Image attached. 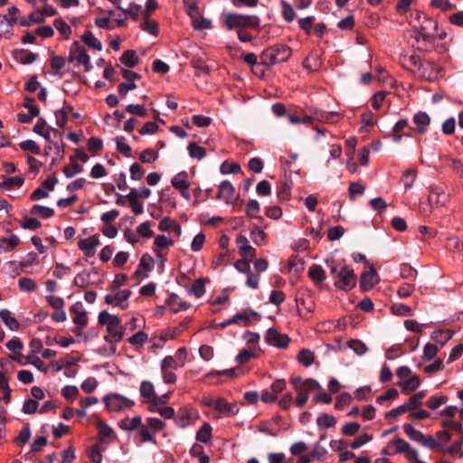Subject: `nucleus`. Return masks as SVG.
I'll return each mask as SVG.
<instances>
[{"label": "nucleus", "mask_w": 463, "mask_h": 463, "mask_svg": "<svg viewBox=\"0 0 463 463\" xmlns=\"http://www.w3.org/2000/svg\"><path fill=\"white\" fill-rule=\"evenodd\" d=\"M187 150L191 157L198 160L203 159L206 156L205 148L197 145L195 142H190Z\"/></svg>", "instance_id": "obj_45"}, {"label": "nucleus", "mask_w": 463, "mask_h": 463, "mask_svg": "<svg viewBox=\"0 0 463 463\" xmlns=\"http://www.w3.org/2000/svg\"><path fill=\"white\" fill-rule=\"evenodd\" d=\"M125 137L122 136L116 137L115 142L117 145V150L127 157L131 156V147L125 142Z\"/></svg>", "instance_id": "obj_53"}, {"label": "nucleus", "mask_w": 463, "mask_h": 463, "mask_svg": "<svg viewBox=\"0 0 463 463\" xmlns=\"http://www.w3.org/2000/svg\"><path fill=\"white\" fill-rule=\"evenodd\" d=\"M200 415L197 410L192 407H182L178 409L175 417V422L179 428H186L199 420Z\"/></svg>", "instance_id": "obj_12"}, {"label": "nucleus", "mask_w": 463, "mask_h": 463, "mask_svg": "<svg viewBox=\"0 0 463 463\" xmlns=\"http://www.w3.org/2000/svg\"><path fill=\"white\" fill-rule=\"evenodd\" d=\"M451 337L449 331L437 330L433 331L430 335V338L433 341L445 345Z\"/></svg>", "instance_id": "obj_63"}, {"label": "nucleus", "mask_w": 463, "mask_h": 463, "mask_svg": "<svg viewBox=\"0 0 463 463\" xmlns=\"http://www.w3.org/2000/svg\"><path fill=\"white\" fill-rule=\"evenodd\" d=\"M365 264L368 269L361 274L360 287L364 291H368L379 282V277L373 266H370L367 261H365Z\"/></svg>", "instance_id": "obj_16"}, {"label": "nucleus", "mask_w": 463, "mask_h": 463, "mask_svg": "<svg viewBox=\"0 0 463 463\" xmlns=\"http://www.w3.org/2000/svg\"><path fill=\"white\" fill-rule=\"evenodd\" d=\"M417 173L413 169H407L402 173L401 181L403 183L405 190L411 189L416 179Z\"/></svg>", "instance_id": "obj_49"}, {"label": "nucleus", "mask_w": 463, "mask_h": 463, "mask_svg": "<svg viewBox=\"0 0 463 463\" xmlns=\"http://www.w3.org/2000/svg\"><path fill=\"white\" fill-rule=\"evenodd\" d=\"M71 311L74 313L73 323L80 328H84L88 325V317L80 303H75L71 306Z\"/></svg>", "instance_id": "obj_24"}, {"label": "nucleus", "mask_w": 463, "mask_h": 463, "mask_svg": "<svg viewBox=\"0 0 463 463\" xmlns=\"http://www.w3.org/2000/svg\"><path fill=\"white\" fill-rule=\"evenodd\" d=\"M397 384L402 387L403 391L413 392L420 386V381L416 374H411L408 379L399 382Z\"/></svg>", "instance_id": "obj_37"}, {"label": "nucleus", "mask_w": 463, "mask_h": 463, "mask_svg": "<svg viewBox=\"0 0 463 463\" xmlns=\"http://www.w3.org/2000/svg\"><path fill=\"white\" fill-rule=\"evenodd\" d=\"M55 14V8L48 5L43 8L41 11L37 13L31 14V22L33 23H41L43 21L45 16H52Z\"/></svg>", "instance_id": "obj_40"}, {"label": "nucleus", "mask_w": 463, "mask_h": 463, "mask_svg": "<svg viewBox=\"0 0 463 463\" xmlns=\"http://www.w3.org/2000/svg\"><path fill=\"white\" fill-rule=\"evenodd\" d=\"M462 446L463 443L460 438L458 440L454 441L449 448H444L441 452L461 458H463Z\"/></svg>", "instance_id": "obj_42"}, {"label": "nucleus", "mask_w": 463, "mask_h": 463, "mask_svg": "<svg viewBox=\"0 0 463 463\" xmlns=\"http://www.w3.org/2000/svg\"><path fill=\"white\" fill-rule=\"evenodd\" d=\"M97 429L99 430V437L101 442H106L107 440H114L117 439V435L109 424L103 421H99L97 424Z\"/></svg>", "instance_id": "obj_30"}, {"label": "nucleus", "mask_w": 463, "mask_h": 463, "mask_svg": "<svg viewBox=\"0 0 463 463\" xmlns=\"http://www.w3.org/2000/svg\"><path fill=\"white\" fill-rule=\"evenodd\" d=\"M293 388L298 392L296 397V405L303 407L307 400L309 392L320 388L319 383L313 379L302 380L301 378H293L291 380Z\"/></svg>", "instance_id": "obj_7"}, {"label": "nucleus", "mask_w": 463, "mask_h": 463, "mask_svg": "<svg viewBox=\"0 0 463 463\" xmlns=\"http://www.w3.org/2000/svg\"><path fill=\"white\" fill-rule=\"evenodd\" d=\"M315 359L314 353L309 349H302L298 354V361L306 367L310 366Z\"/></svg>", "instance_id": "obj_48"}, {"label": "nucleus", "mask_w": 463, "mask_h": 463, "mask_svg": "<svg viewBox=\"0 0 463 463\" xmlns=\"http://www.w3.org/2000/svg\"><path fill=\"white\" fill-rule=\"evenodd\" d=\"M158 158V153L150 148H146L139 155V159L143 163H153Z\"/></svg>", "instance_id": "obj_64"}, {"label": "nucleus", "mask_w": 463, "mask_h": 463, "mask_svg": "<svg viewBox=\"0 0 463 463\" xmlns=\"http://www.w3.org/2000/svg\"><path fill=\"white\" fill-rule=\"evenodd\" d=\"M68 61L75 63L78 67H83L85 71H89L92 68L90 58L87 53L86 48L80 41H74L71 43Z\"/></svg>", "instance_id": "obj_8"}, {"label": "nucleus", "mask_w": 463, "mask_h": 463, "mask_svg": "<svg viewBox=\"0 0 463 463\" xmlns=\"http://www.w3.org/2000/svg\"><path fill=\"white\" fill-rule=\"evenodd\" d=\"M260 319V316L254 310L242 309L233 315V321L236 325L249 326L253 320Z\"/></svg>", "instance_id": "obj_20"}, {"label": "nucleus", "mask_w": 463, "mask_h": 463, "mask_svg": "<svg viewBox=\"0 0 463 463\" xmlns=\"http://www.w3.org/2000/svg\"><path fill=\"white\" fill-rule=\"evenodd\" d=\"M402 429H403L404 433L407 435V437L410 439H411L420 445L422 444L425 435L421 431L416 430L410 423L403 424Z\"/></svg>", "instance_id": "obj_34"}, {"label": "nucleus", "mask_w": 463, "mask_h": 463, "mask_svg": "<svg viewBox=\"0 0 463 463\" xmlns=\"http://www.w3.org/2000/svg\"><path fill=\"white\" fill-rule=\"evenodd\" d=\"M124 14H128L133 20H137L142 14V6L137 4H130L127 9L118 6Z\"/></svg>", "instance_id": "obj_58"}, {"label": "nucleus", "mask_w": 463, "mask_h": 463, "mask_svg": "<svg viewBox=\"0 0 463 463\" xmlns=\"http://www.w3.org/2000/svg\"><path fill=\"white\" fill-rule=\"evenodd\" d=\"M115 291V294H108L105 296V303L119 307L121 309H126L128 306L131 291L129 289H118Z\"/></svg>", "instance_id": "obj_15"}, {"label": "nucleus", "mask_w": 463, "mask_h": 463, "mask_svg": "<svg viewBox=\"0 0 463 463\" xmlns=\"http://www.w3.org/2000/svg\"><path fill=\"white\" fill-rule=\"evenodd\" d=\"M173 187L177 190L182 197L189 200L191 195L189 193L190 183L188 181V174L186 171H181L176 174L171 180Z\"/></svg>", "instance_id": "obj_14"}, {"label": "nucleus", "mask_w": 463, "mask_h": 463, "mask_svg": "<svg viewBox=\"0 0 463 463\" xmlns=\"http://www.w3.org/2000/svg\"><path fill=\"white\" fill-rule=\"evenodd\" d=\"M291 56V50L285 44H275L265 49L260 55V64L270 67L284 62Z\"/></svg>", "instance_id": "obj_3"}, {"label": "nucleus", "mask_w": 463, "mask_h": 463, "mask_svg": "<svg viewBox=\"0 0 463 463\" xmlns=\"http://www.w3.org/2000/svg\"><path fill=\"white\" fill-rule=\"evenodd\" d=\"M58 183V179L56 176L52 175L45 179L40 185V187L36 188L33 194H31L32 200H41L46 198L51 191H52L55 185Z\"/></svg>", "instance_id": "obj_17"}, {"label": "nucleus", "mask_w": 463, "mask_h": 463, "mask_svg": "<svg viewBox=\"0 0 463 463\" xmlns=\"http://www.w3.org/2000/svg\"><path fill=\"white\" fill-rule=\"evenodd\" d=\"M165 422L161 419L149 417L145 422H141L137 431V436L141 442H152L156 445V434L164 430Z\"/></svg>", "instance_id": "obj_5"}, {"label": "nucleus", "mask_w": 463, "mask_h": 463, "mask_svg": "<svg viewBox=\"0 0 463 463\" xmlns=\"http://www.w3.org/2000/svg\"><path fill=\"white\" fill-rule=\"evenodd\" d=\"M139 392L145 402L152 400L153 395L156 393L154 384L150 381L141 382Z\"/></svg>", "instance_id": "obj_38"}, {"label": "nucleus", "mask_w": 463, "mask_h": 463, "mask_svg": "<svg viewBox=\"0 0 463 463\" xmlns=\"http://www.w3.org/2000/svg\"><path fill=\"white\" fill-rule=\"evenodd\" d=\"M260 211V206L257 200L250 199L248 201V203L246 204V209H245L247 217H249L250 219H259V220L262 221V217L259 216Z\"/></svg>", "instance_id": "obj_35"}, {"label": "nucleus", "mask_w": 463, "mask_h": 463, "mask_svg": "<svg viewBox=\"0 0 463 463\" xmlns=\"http://www.w3.org/2000/svg\"><path fill=\"white\" fill-rule=\"evenodd\" d=\"M330 265V274L335 279V287L344 290H351L356 284V277L354 269L347 265L338 263L335 264L334 260H326Z\"/></svg>", "instance_id": "obj_2"}, {"label": "nucleus", "mask_w": 463, "mask_h": 463, "mask_svg": "<svg viewBox=\"0 0 463 463\" xmlns=\"http://www.w3.org/2000/svg\"><path fill=\"white\" fill-rule=\"evenodd\" d=\"M417 22L414 32V39L419 43L417 48L422 52H430L436 39L434 32L438 28V23L425 14H418Z\"/></svg>", "instance_id": "obj_1"}, {"label": "nucleus", "mask_w": 463, "mask_h": 463, "mask_svg": "<svg viewBox=\"0 0 463 463\" xmlns=\"http://www.w3.org/2000/svg\"><path fill=\"white\" fill-rule=\"evenodd\" d=\"M213 410L218 413L216 416L217 419L232 417L239 412L237 403L228 402L227 400L222 397L216 398Z\"/></svg>", "instance_id": "obj_13"}, {"label": "nucleus", "mask_w": 463, "mask_h": 463, "mask_svg": "<svg viewBox=\"0 0 463 463\" xmlns=\"http://www.w3.org/2000/svg\"><path fill=\"white\" fill-rule=\"evenodd\" d=\"M425 396L424 391H420L411 396L407 402H405L411 411L415 410L421 403V399Z\"/></svg>", "instance_id": "obj_61"}, {"label": "nucleus", "mask_w": 463, "mask_h": 463, "mask_svg": "<svg viewBox=\"0 0 463 463\" xmlns=\"http://www.w3.org/2000/svg\"><path fill=\"white\" fill-rule=\"evenodd\" d=\"M448 198L449 196L444 191L433 189L430 192L428 196V203H430V207L439 208L447 203Z\"/></svg>", "instance_id": "obj_25"}, {"label": "nucleus", "mask_w": 463, "mask_h": 463, "mask_svg": "<svg viewBox=\"0 0 463 463\" xmlns=\"http://www.w3.org/2000/svg\"><path fill=\"white\" fill-rule=\"evenodd\" d=\"M99 236L92 235L88 238L80 239L78 241L79 249L83 251L86 257H93L96 253V248L99 246Z\"/></svg>", "instance_id": "obj_19"}, {"label": "nucleus", "mask_w": 463, "mask_h": 463, "mask_svg": "<svg viewBox=\"0 0 463 463\" xmlns=\"http://www.w3.org/2000/svg\"><path fill=\"white\" fill-rule=\"evenodd\" d=\"M181 332V326L163 331L160 335L155 336L152 339L153 346L156 348H162L167 340L175 338Z\"/></svg>", "instance_id": "obj_21"}, {"label": "nucleus", "mask_w": 463, "mask_h": 463, "mask_svg": "<svg viewBox=\"0 0 463 463\" xmlns=\"http://www.w3.org/2000/svg\"><path fill=\"white\" fill-rule=\"evenodd\" d=\"M31 213L48 219L53 216L54 211L50 207L36 204L31 209Z\"/></svg>", "instance_id": "obj_50"}, {"label": "nucleus", "mask_w": 463, "mask_h": 463, "mask_svg": "<svg viewBox=\"0 0 463 463\" xmlns=\"http://www.w3.org/2000/svg\"><path fill=\"white\" fill-rule=\"evenodd\" d=\"M96 270H83L80 273H78L73 280V283L76 287H79L80 288H85L89 287L90 285L93 284V281L91 280V276L96 275Z\"/></svg>", "instance_id": "obj_29"}, {"label": "nucleus", "mask_w": 463, "mask_h": 463, "mask_svg": "<svg viewBox=\"0 0 463 463\" xmlns=\"http://www.w3.org/2000/svg\"><path fill=\"white\" fill-rule=\"evenodd\" d=\"M83 45H87L90 49L95 52H100L102 50L101 42L94 36L90 31H86L80 37V41Z\"/></svg>", "instance_id": "obj_28"}, {"label": "nucleus", "mask_w": 463, "mask_h": 463, "mask_svg": "<svg viewBox=\"0 0 463 463\" xmlns=\"http://www.w3.org/2000/svg\"><path fill=\"white\" fill-rule=\"evenodd\" d=\"M188 293L196 298L203 297L205 293L204 280L203 279H195L188 289Z\"/></svg>", "instance_id": "obj_47"}, {"label": "nucleus", "mask_w": 463, "mask_h": 463, "mask_svg": "<svg viewBox=\"0 0 463 463\" xmlns=\"http://www.w3.org/2000/svg\"><path fill=\"white\" fill-rule=\"evenodd\" d=\"M7 14L0 15V37L11 39L13 36V26L17 23L20 10L16 6L8 8Z\"/></svg>", "instance_id": "obj_11"}, {"label": "nucleus", "mask_w": 463, "mask_h": 463, "mask_svg": "<svg viewBox=\"0 0 463 463\" xmlns=\"http://www.w3.org/2000/svg\"><path fill=\"white\" fill-rule=\"evenodd\" d=\"M67 61H68V59H66L63 56L52 55L50 58L51 68L55 71H58L63 69L65 67Z\"/></svg>", "instance_id": "obj_62"}, {"label": "nucleus", "mask_w": 463, "mask_h": 463, "mask_svg": "<svg viewBox=\"0 0 463 463\" xmlns=\"http://www.w3.org/2000/svg\"><path fill=\"white\" fill-rule=\"evenodd\" d=\"M102 402L109 412H120L126 410H130L135 405V402L133 400L117 392H111L104 395Z\"/></svg>", "instance_id": "obj_9"}, {"label": "nucleus", "mask_w": 463, "mask_h": 463, "mask_svg": "<svg viewBox=\"0 0 463 463\" xmlns=\"http://www.w3.org/2000/svg\"><path fill=\"white\" fill-rule=\"evenodd\" d=\"M212 426L205 422L197 431L196 439L203 443H208L212 439Z\"/></svg>", "instance_id": "obj_43"}, {"label": "nucleus", "mask_w": 463, "mask_h": 463, "mask_svg": "<svg viewBox=\"0 0 463 463\" xmlns=\"http://www.w3.org/2000/svg\"><path fill=\"white\" fill-rule=\"evenodd\" d=\"M389 447H394V454H402L410 463H425L420 458L419 451L417 449L411 446L409 442L399 437L393 438L390 440Z\"/></svg>", "instance_id": "obj_10"}, {"label": "nucleus", "mask_w": 463, "mask_h": 463, "mask_svg": "<svg viewBox=\"0 0 463 463\" xmlns=\"http://www.w3.org/2000/svg\"><path fill=\"white\" fill-rule=\"evenodd\" d=\"M98 318L100 325L106 326L107 331L109 334V336L105 337L108 342L118 343L122 339L124 331L120 324V319L117 316L103 310L99 314Z\"/></svg>", "instance_id": "obj_4"}, {"label": "nucleus", "mask_w": 463, "mask_h": 463, "mask_svg": "<svg viewBox=\"0 0 463 463\" xmlns=\"http://www.w3.org/2000/svg\"><path fill=\"white\" fill-rule=\"evenodd\" d=\"M265 338L269 345L278 348H285L290 342V338L287 335L281 334L273 328H269L267 331Z\"/></svg>", "instance_id": "obj_18"}, {"label": "nucleus", "mask_w": 463, "mask_h": 463, "mask_svg": "<svg viewBox=\"0 0 463 463\" xmlns=\"http://www.w3.org/2000/svg\"><path fill=\"white\" fill-rule=\"evenodd\" d=\"M0 318L12 331L18 329L19 323L14 317L11 316L7 309L0 310Z\"/></svg>", "instance_id": "obj_44"}, {"label": "nucleus", "mask_w": 463, "mask_h": 463, "mask_svg": "<svg viewBox=\"0 0 463 463\" xmlns=\"http://www.w3.org/2000/svg\"><path fill=\"white\" fill-rule=\"evenodd\" d=\"M257 348H244L239 352L236 356V361L239 364H243L248 363L251 358L257 356Z\"/></svg>", "instance_id": "obj_39"}, {"label": "nucleus", "mask_w": 463, "mask_h": 463, "mask_svg": "<svg viewBox=\"0 0 463 463\" xmlns=\"http://www.w3.org/2000/svg\"><path fill=\"white\" fill-rule=\"evenodd\" d=\"M53 26L64 39L68 40L70 38L71 34V28L63 19L56 18L53 21Z\"/></svg>", "instance_id": "obj_41"}, {"label": "nucleus", "mask_w": 463, "mask_h": 463, "mask_svg": "<svg viewBox=\"0 0 463 463\" xmlns=\"http://www.w3.org/2000/svg\"><path fill=\"white\" fill-rule=\"evenodd\" d=\"M119 60L122 64L129 68H133L139 61L138 56L133 50H128L124 52Z\"/></svg>", "instance_id": "obj_36"}, {"label": "nucleus", "mask_w": 463, "mask_h": 463, "mask_svg": "<svg viewBox=\"0 0 463 463\" xmlns=\"http://www.w3.org/2000/svg\"><path fill=\"white\" fill-rule=\"evenodd\" d=\"M142 422L141 416H135L133 418H124L118 422V427L128 432L138 431L140 424Z\"/></svg>", "instance_id": "obj_27"}, {"label": "nucleus", "mask_w": 463, "mask_h": 463, "mask_svg": "<svg viewBox=\"0 0 463 463\" xmlns=\"http://www.w3.org/2000/svg\"><path fill=\"white\" fill-rule=\"evenodd\" d=\"M139 27L151 35L157 36L159 34V25L156 20L142 22Z\"/></svg>", "instance_id": "obj_55"}, {"label": "nucleus", "mask_w": 463, "mask_h": 463, "mask_svg": "<svg viewBox=\"0 0 463 463\" xmlns=\"http://www.w3.org/2000/svg\"><path fill=\"white\" fill-rule=\"evenodd\" d=\"M82 171L83 166L76 163L69 164L63 167V174L67 178H71L77 174L81 173Z\"/></svg>", "instance_id": "obj_60"}, {"label": "nucleus", "mask_w": 463, "mask_h": 463, "mask_svg": "<svg viewBox=\"0 0 463 463\" xmlns=\"http://www.w3.org/2000/svg\"><path fill=\"white\" fill-rule=\"evenodd\" d=\"M413 122L417 126L419 133L423 134L430 123V118L426 112L420 111L413 116Z\"/></svg>", "instance_id": "obj_33"}, {"label": "nucleus", "mask_w": 463, "mask_h": 463, "mask_svg": "<svg viewBox=\"0 0 463 463\" xmlns=\"http://www.w3.org/2000/svg\"><path fill=\"white\" fill-rule=\"evenodd\" d=\"M280 3L282 6V16L284 20L288 23H291L292 21H294L296 17V12L294 8L289 3H288L285 0H281Z\"/></svg>", "instance_id": "obj_51"}, {"label": "nucleus", "mask_w": 463, "mask_h": 463, "mask_svg": "<svg viewBox=\"0 0 463 463\" xmlns=\"http://www.w3.org/2000/svg\"><path fill=\"white\" fill-rule=\"evenodd\" d=\"M235 195L234 186L227 180L222 181L218 189L216 198L224 201L226 203H231Z\"/></svg>", "instance_id": "obj_22"}, {"label": "nucleus", "mask_w": 463, "mask_h": 463, "mask_svg": "<svg viewBox=\"0 0 463 463\" xmlns=\"http://www.w3.org/2000/svg\"><path fill=\"white\" fill-rule=\"evenodd\" d=\"M307 273L310 279L316 286H319L326 279V272L324 269L317 264L311 265Z\"/></svg>", "instance_id": "obj_31"}, {"label": "nucleus", "mask_w": 463, "mask_h": 463, "mask_svg": "<svg viewBox=\"0 0 463 463\" xmlns=\"http://www.w3.org/2000/svg\"><path fill=\"white\" fill-rule=\"evenodd\" d=\"M224 24L228 30L244 28H258L260 18L257 15H243L237 13H228L224 16Z\"/></svg>", "instance_id": "obj_6"}, {"label": "nucleus", "mask_w": 463, "mask_h": 463, "mask_svg": "<svg viewBox=\"0 0 463 463\" xmlns=\"http://www.w3.org/2000/svg\"><path fill=\"white\" fill-rule=\"evenodd\" d=\"M14 60L19 64L29 63V51L25 49H14L12 52Z\"/></svg>", "instance_id": "obj_54"}, {"label": "nucleus", "mask_w": 463, "mask_h": 463, "mask_svg": "<svg viewBox=\"0 0 463 463\" xmlns=\"http://www.w3.org/2000/svg\"><path fill=\"white\" fill-rule=\"evenodd\" d=\"M375 80L377 85H383L386 87H395L396 80L390 75L384 69L380 68L375 74Z\"/></svg>", "instance_id": "obj_32"}, {"label": "nucleus", "mask_w": 463, "mask_h": 463, "mask_svg": "<svg viewBox=\"0 0 463 463\" xmlns=\"http://www.w3.org/2000/svg\"><path fill=\"white\" fill-rule=\"evenodd\" d=\"M400 63L404 69L411 71L420 70L421 66L420 58L416 54H401Z\"/></svg>", "instance_id": "obj_23"}, {"label": "nucleus", "mask_w": 463, "mask_h": 463, "mask_svg": "<svg viewBox=\"0 0 463 463\" xmlns=\"http://www.w3.org/2000/svg\"><path fill=\"white\" fill-rule=\"evenodd\" d=\"M166 305L173 313L186 310L190 307V304L186 301H183L176 294H171L168 297Z\"/></svg>", "instance_id": "obj_26"}, {"label": "nucleus", "mask_w": 463, "mask_h": 463, "mask_svg": "<svg viewBox=\"0 0 463 463\" xmlns=\"http://www.w3.org/2000/svg\"><path fill=\"white\" fill-rule=\"evenodd\" d=\"M121 71H122V77L128 83L122 82L118 85V87H136V85L134 84V80L137 79H139L140 76L137 73H136L132 71H129V70H126V69H121Z\"/></svg>", "instance_id": "obj_52"}, {"label": "nucleus", "mask_w": 463, "mask_h": 463, "mask_svg": "<svg viewBox=\"0 0 463 463\" xmlns=\"http://www.w3.org/2000/svg\"><path fill=\"white\" fill-rule=\"evenodd\" d=\"M336 423V419L330 414L323 413L320 414L317 419V424L319 428L327 429L335 426Z\"/></svg>", "instance_id": "obj_46"}, {"label": "nucleus", "mask_w": 463, "mask_h": 463, "mask_svg": "<svg viewBox=\"0 0 463 463\" xmlns=\"http://www.w3.org/2000/svg\"><path fill=\"white\" fill-rule=\"evenodd\" d=\"M348 346L358 355H363L367 352L365 344L357 339H352L348 342Z\"/></svg>", "instance_id": "obj_59"}, {"label": "nucleus", "mask_w": 463, "mask_h": 463, "mask_svg": "<svg viewBox=\"0 0 463 463\" xmlns=\"http://www.w3.org/2000/svg\"><path fill=\"white\" fill-rule=\"evenodd\" d=\"M243 339L246 341L248 347L257 348L259 350L260 335L258 333L246 331L243 335Z\"/></svg>", "instance_id": "obj_57"}, {"label": "nucleus", "mask_w": 463, "mask_h": 463, "mask_svg": "<svg viewBox=\"0 0 463 463\" xmlns=\"http://www.w3.org/2000/svg\"><path fill=\"white\" fill-rule=\"evenodd\" d=\"M448 400L446 395L431 396L427 401L426 406L430 410H437L441 405L445 404Z\"/></svg>", "instance_id": "obj_56"}]
</instances>
